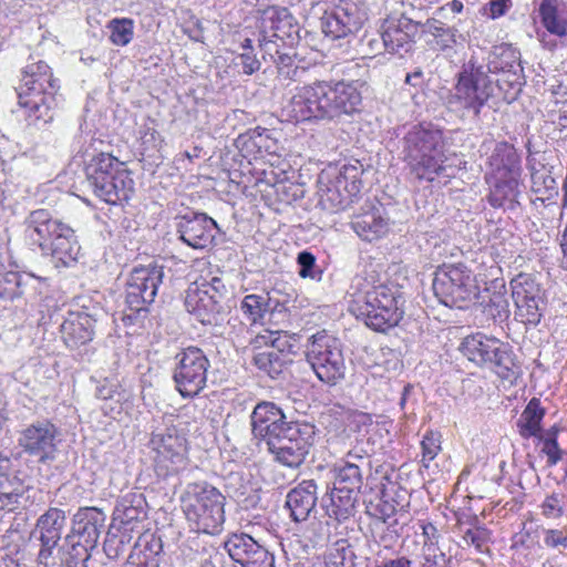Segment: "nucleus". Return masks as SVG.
<instances>
[{"instance_id": "18", "label": "nucleus", "mask_w": 567, "mask_h": 567, "mask_svg": "<svg viewBox=\"0 0 567 567\" xmlns=\"http://www.w3.org/2000/svg\"><path fill=\"white\" fill-rule=\"evenodd\" d=\"M163 277L162 266L148 265L133 268L125 286V302L128 309L136 313L147 311L155 300Z\"/></svg>"}, {"instance_id": "35", "label": "nucleus", "mask_w": 567, "mask_h": 567, "mask_svg": "<svg viewBox=\"0 0 567 567\" xmlns=\"http://www.w3.org/2000/svg\"><path fill=\"white\" fill-rule=\"evenodd\" d=\"M545 416V409L542 408L540 401L536 398H533L524 411L522 412L518 421L517 427L519 434L525 437H538L542 439V427L540 423Z\"/></svg>"}, {"instance_id": "28", "label": "nucleus", "mask_w": 567, "mask_h": 567, "mask_svg": "<svg viewBox=\"0 0 567 567\" xmlns=\"http://www.w3.org/2000/svg\"><path fill=\"white\" fill-rule=\"evenodd\" d=\"M487 74L502 72L507 75L511 85H519V72L522 71L518 52L509 45L496 47L488 56L487 64H483Z\"/></svg>"}, {"instance_id": "49", "label": "nucleus", "mask_w": 567, "mask_h": 567, "mask_svg": "<svg viewBox=\"0 0 567 567\" xmlns=\"http://www.w3.org/2000/svg\"><path fill=\"white\" fill-rule=\"evenodd\" d=\"M259 45L264 51L265 55H269L270 59L277 64L278 74H281L282 69L292 66L296 63V56L289 52H281L277 41L271 39H259Z\"/></svg>"}, {"instance_id": "2", "label": "nucleus", "mask_w": 567, "mask_h": 567, "mask_svg": "<svg viewBox=\"0 0 567 567\" xmlns=\"http://www.w3.org/2000/svg\"><path fill=\"white\" fill-rule=\"evenodd\" d=\"M24 225L27 239L50 256L55 267H70L78 260L81 247L74 230L48 209L31 212Z\"/></svg>"}, {"instance_id": "57", "label": "nucleus", "mask_w": 567, "mask_h": 567, "mask_svg": "<svg viewBox=\"0 0 567 567\" xmlns=\"http://www.w3.org/2000/svg\"><path fill=\"white\" fill-rule=\"evenodd\" d=\"M513 7V0H489L481 10L482 16L495 20L504 17Z\"/></svg>"}, {"instance_id": "40", "label": "nucleus", "mask_w": 567, "mask_h": 567, "mask_svg": "<svg viewBox=\"0 0 567 567\" xmlns=\"http://www.w3.org/2000/svg\"><path fill=\"white\" fill-rule=\"evenodd\" d=\"M331 472L333 473V486L358 494L364 472L340 462L333 464Z\"/></svg>"}, {"instance_id": "56", "label": "nucleus", "mask_w": 567, "mask_h": 567, "mask_svg": "<svg viewBox=\"0 0 567 567\" xmlns=\"http://www.w3.org/2000/svg\"><path fill=\"white\" fill-rule=\"evenodd\" d=\"M299 276L302 278H319L320 271L316 269V257L309 251H301L297 257Z\"/></svg>"}, {"instance_id": "24", "label": "nucleus", "mask_w": 567, "mask_h": 567, "mask_svg": "<svg viewBox=\"0 0 567 567\" xmlns=\"http://www.w3.org/2000/svg\"><path fill=\"white\" fill-rule=\"evenodd\" d=\"M381 31L388 45V52L403 55L412 48L417 24L405 16L391 17L383 21Z\"/></svg>"}, {"instance_id": "46", "label": "nucleus", "mask_w": 567, "mask_h": 567, "mask_svg": "<svg viewBox=\"0 0 567 567\" xmlns=\"http://www.w3.org/2000/svg\"><path fill=\"white\" fill-rule=\"evenodd\" d=\"M110 41L117 47L127 45L134 35V21L128 18H115L107 23Z\"/></svg>"}, {"instance_id": "54", "label": "nucleus", "mask_w": 567, "mask_h": 567, "mask_svg": "<svg viewBox=\"0 0 567 567\" xmlns=\"http://www.w3.org/2000/svg\"><path fill=\"white\" fill-rule=\"evenodd\" d=\"M463 540L468 546H474L478 553L487 550L491 542V532L481 525H473L464 530Z\"/></svg>"}, {"instance_id": "9", "label": "nucleus", "mask_w": 567, "mask_h": 567, "mask_svg": "<svg viewBox=\"0 0 567 567\" xmlns=\"http://www.w3.org/2000/svg\"><path fill=\"white\" fill-rule=\"evenodd\" d=\"M85 176L93 193L107 204L130 199L134 181L126 165L110 153L100 152L85 162Z\"/></svg>"}, {"instance_id": "34", "label": "nucleus", "mask_w": 567, "mask_h": 567, "mask_svg": "<svg viewBox=\"0 0 567 567\" xmlns=\"http://www.w3.org/2000/svg\"><path fill=\"white\" fill-rule=\"evenodd\" d=\"M145 499L142 494L128 493L124 495L116 504L114 509V520L124 526H130L145 516Z\"/></svg>"}, {"instance_id": "63", "label": "nucleus", "mask_w": 567, "mask_h": 567, "mask_svg": "<svg viewBox=\"0 0 567 567\" xmlns=\"http://www.w3.org/2000/svg\"><path fill=\"white\" fill-rule=\"evenodd\" d=\"M235 64L241 68V72L251 75L260 69V62L254 52H241L235 58Z\"/></svg>"}, {"instance_id": "7", "label": "nucleus", "mask_w": 567, "mask_h": 567, "mask_svg": "<svg viewBox=\"0 0 567 567\" xmlns=\"http://www.w3.org/2000/svg\"><path fill=\"white\" fill-rule=\"evenodd\" d=\"M487 167L488 203L495 208L503 207L506 203L513 206L522 193V163L514 145L507 142L496 143L487 158Z\"/></svg>"}, {"instance_id": "59", "label": "nucleus", "mask_w": 567, "mask_h": 567, "mask_svg": "<svg viewBox=\"0 0 567 567\" xmlns=\"http://www.w3.org/2000/svg\"><path fill=\"white\" fill-rule=\"evenodd\" d=\"M94 548L95 547L84 546V543L81 540L72 543V548L69 553L66 565L69 567H80V565H84L85 561L90 558V550Z\"/></svg>"}, {"instance_id": "20", "label": "nucleus", "mask_w": 567, "mask_h": 567, "mask_svg": "<svg viewBox=\"0 0 567 567\" xmlns=\"http://www.w3.org/2000/svg\"><path fill=\"white\" fill-rule=\"evenodd\" d=\"M255 343L265 346L266 349L254 355V364L271 379H276L290 362L289 354L292 346L287 333L279 330H265L256 337Z\"/></svg>"}, {"instance_id": "6", "label": "nucleus", "mask_w": 567, "mask_h": 567, "mask_svg": "<svg viewBox=\"0 0 567 567\" xmlns=\"http://www.w3.org/2000/svg\"><path fill=\"white\" fill-rule=\"evenodd\" d=\"M499 79L494 80L485 66L472 58L457 72L446 103L463 116L478 120L484 106L495 95Z\"/></svg>"}, {"instance_id": "32", "label": "nucleus", "mask_w": 567, "mask_h": 567, "mask_svg": "<svg viewBox=\"0 0 567 567\" xmlns=\"http://www.w3.org/2000/svg\"><path fill=\"white\" fill-rule=\"evenodd\" d=\"M530 189L543 203L558 195V187L551 171L542 163H528Z\"/></svg>"}, {"instance_id": "37", "label": "nucleus", "mask_w": 567, "mask_h": 567, "mask_svg": "<svg viewBox=\"0 0 567 567\" xmlns=\"http://www.w3.org/2000/svg\"><path fill=\"white\" fill-rule=\"evenodd\" d=\"M269 292L246 295L240 302L244 318L251 324L260 323L270 309Z\"/></svg>"}, {"instance_id": "64", "label": "nucleus", "mask_w": 567, "mask_h": 567, "mask_svg": "<svg viewBox=\"0 0 567 567\" xmlns=\"http://www.w3.org/2000/svg\"><path fill=\"white\" fill-rule=\"evenodd\" d=\"M421 534H416L417 543L423 544H439L440 534L436 526L430 522L421 523Z\"/></svg>"}, {"instance_id": "39", "label": "nucleus", "mask_w": 567, "mask_h": 567, "mask_svg": "<svg viewBox=\"0 0 567 567\" xmlns=\"http://www.w3.org/2000/svg\"><path fill=\"white\" fill-rule=\"evenodd\" d=\"M362 173L363 166L359 162L347 164L337 171L331 182L334 183L337 187L342 188V190L355 197L362 187Z\"/></svg>"}, {"instance_id": "15", "label": "nucleus", "mask_w": 567, "mask_h": 567, "mask_svg": "<svg viewBox=\"0 0 567 567\" xmlns=\"http://www.w3.org/2000/svg\"><path fill=\"white\" fill-rule=\"evenodd\" d=\"M315 425L291 422V426L268 447L275 460L290 468L299 467L306 460L315 440Z\"/></svg>"}, {"instance_id": "4", "label": "nucleus", "mask_w": 567, "mask_h": 567, "mask_svg": "<svg viewBox=\"0 0 567 567\" xmlns=\"http://www.w3.org/2000/svg\"><path fill=\"white\" fill-rule=\"evenodd\" d=\"M403 155L409 172L419 181L433 182L440 175L450 176L443 133L432 124L422 123L409 130L403 138Z\"/></svg>"}, {"instance_id": "1", "label": "nucleus", "mask_w": 567, "mask_h": 567, "mask_svg": "<svg viewBox=\"0 0 567 567\" xmlns=\"http://www.w3.org/2000/svg\"><path fill=\"white\" fill-rule=\"evenodd\" d=\"M362 102L357 82L317 81L298 86L281 110L288 122L333 121L359 111Z\"/></svg>"}, {"instance_id": "25", "label": "nucleus", "mask_w": 567, "mask_h": 567, "mask_svg": "<svg viewBox=\"0 0 567 567\" xmlns=\"http://www.w3.org/2000/svg\"><path fill=\"white\" fill-rule=\"evenodd\" d=\"M95 319L85 311H71L61 326L64 343L71 350L93 340Z\"/></svg>"}, {"instance_id": "31", "label": "nucleus", "mask_w": 567, "mask_h": 567, "mask_svg": "<svg viewBox=\"0 0 567 567\" xmlns=\"http://www.w3.org/2000/svg\"><path fill=\"white\" fill-rule=\"evenodd\" d=\"M388 220L381 207H373L353 218L351 227L354 233L367 241H373L388 231Z\"/></svg>"}, {"instance_id": "50", "label": "nucleus", "mask_w": 567, "mask_h": 567, "mask_svg": "<svg viewBox=\"0 0 567 567\" xmlns=\"http://www.w3.org/2000/svg\"><path fill=\"white\" fill-rule=\"evenodd\" d=\"M23 276L16 271L0 274V299L14 300L23 295Z\"/></svg>"}, {"instance_id": "3", "label": "nucleus", "mask_w": 567, "mask_h": 567, "mask_svg": "<svg viewBox=\"0 0 567 567\" xmlns=\"http://www.w3.org/2000/svg\"><path fill=\"white\" fill-rule=\"evenodd\" d=\"M59 89V81L45 62H33L23 69L17 94L29 124L42 126L53 120Z\"/></svg>"}, {"instance_id": "43", "label": "nucleus", "mask_w": 567, "mask_h": 567, "mask_svg": "<svg viewBox=\"0 0 567 567\" xmlns=\"http://www.w3.org/2000/svg\"><path fill=\"white\" fill-rule=\"evenodd\" d=\"M328 567H354V551L348 539H338L323 561Z\"/></svg>"}, {"instance_id": "10", "label": "nucleus", "mask_w": 567, "mask_h": 567, "mask_svg": "<svg viewBox=\"0 0 567 567\" xmlns=\"http://www.w3.org/2000/svg\"><path fill=\"white\" fill-rule=\"evenodd\" d=\"M432 287L437 300L450 308H467L480 295L475 276L461 262L437 267Z\"/></svg>"}, {"instance_id": "60", "label": "nucleus", "mask_w": 567, "mask_h": 567, "mask_svg": "<svg viewBox=\"0 0 567 567\" xmlns=\"http://www.w3.org/2000/svg\"><path fill=\"white\" fill-rule=\"evenodd\" d=\"M564 501L558 494L547 496L542 504V514L547 518L560 517L564 513Z\"/></svg>"}, {"instance_id": "19", "label": "nucleus", "mask_w": 567, "mask_h": 567, "mask_svg": "<svg viewBox=\"0 0 567 567\" xmlns=\"http://www.w3.org/2000/svg\"><path fill=\"white\" fill-rule=\"evenodd\" d=\"M174 370L176 389L184 398L197 395L206 385L209 361L204 351L189 347L177 354Z\"/></svg>"}, {"instance_id": "38", "label": "nucleus", "mask_w": 567, "mask_h": 567, "mask_svg": "<svg viewBox=\"0 0 567 567\" xmlns=\"http://www.w3.org/2000/svg\"><path fill=\"white\" fill-rule=\"evenodd\" d=\"M511 288L514 301H539L544 299L540 285L529 274H518L512 279Z\"/></svg>"}, {"instance_id": "26", "label": "nucleus", "mask_w": 567, "mask_h": 567, "mask_svg": "<svg viewBox=\"0 0 567 567\" xmlns=\"http://www.w3.org/2000/svg\"><path fill=\"white\" fill-rule=\"evenodd\" d=\"M106 516L95 507L80 508L73 517L72 534L86 547H96Z\"/></svg>"}, {"instance_id": "36", "label": "nucleus", "mask_w": 567, "mask_h": 567, "mask_svg": "<svg viewBox=\"0 0 567 567\" xmlns=\"http://www.w3.org/2000/svg\"><path fill=\"white\" fill-rule=\"evenodd\" d=\"M266 16L271 21V38L285 42L286 39L293 40V35L298 34L295 18L286 8H270L266 11Z\"/></svg>"}, {"instance_id": "23", "label": "nucleus", "mask_w": 567, "mask_h": 567, "mask_svg": "<svg viewBox=\"0 0 567 567\" xmlns=\"http://www.w3.org/2000/svg\"><path fill=\"white\" fill-rule=\"evenodd\" d=\"M64 511L51 507L38 518L35 533H39L41 549L39 551V561L48 564V559L52 556L53 549L61 539L62 530L65 525Z\"/></svg>"}, {"instance_id": "52", "label": "nucleus", "mask_w": 567, "mask_h": 567, "mask_svg": "<svg viewBox=\"0 0 567 567\" xmlns=\"http://www.w3.org/2000/svg\"><path fill=\"white\" fill-rule=\"evenodd\" d=\"M421 462L424 467H429L442 451V434L439 431L427 430L421 440Z\"/></svg>"}, {"instance_id": "45", "label": "nucleus", "mask_w": 567, "mask_h": 567, "mask_svg": "<svg viewBox=\"0 0 567 567\" xmlns=\"http://www.w3.org/2000/svg\"><path fill=\"white\" fill-rule=\"evenodd\" d=\"M424 32L435 39L436 45L442 51L451 49L456 43V30L436 19H429L425 22Z\"/></svg>"}, {"instance_id": "44", "label": "nucleus", "mask_w": 567, "mask_h": 567, "mask_svg": "<svg viewBox=\"0 0 567 567\" xmlns=\"http://www.w3.org/2000/svg\"><path fill=\"white\" fill-rule=\"evenodd\" d=\"M353 196L337 187L331 181L321 195V204L333 213L347 209L353 203Z\"/></svg>"}, {"instance_id": "53", "label": "nucleus", "mask_w": 567, "mask_h": 567, "mask_svg": "<svg viewBox=\"0 0 567 567\" xmlns=\"http://www.w3.org/2000/svg\"><path fill=\"white\" fill-rule=\"evenodd\" d=\"M140 144L143 155L154 156L161 151L164 140L154 127L144 125L140 130Z\"/></svg>"}, {"instance_id": "5", "label": "nucleus", "mask_w": 567, "mask_h": 567, "mask_svg": "<svg viewBox=\"0 0 567 567\" xmlns=\"http://www.w3.org/2000/svg\"><path fill=\"white\" fill-rule=\"evenodd\" d=\"M403 298L398 285L367 281L350 305V311L367 327L385 332L403 317Z\"/></svg>"}, {"instance_id": "14", "label": "nucleus", "mask_w": 567, "mask_h": 567, "mask_svg": "<svg viewBox=\"0 0 567 567\" xmlns=\"http://www.w3.org/2000/svg\"><path fill=\"white\" fill-rule=\"evenodd\" d=\"M226 292L223 280L216 276L200 277L189 284L185 291L184 305L203 324H213L221 310V299Z\"/></svg>"}, {"instance_id": "27", "label": "nucleus", "mask_w": 567, "mask_h": 567, "mask_svg": "<svg viewBox=\"0 0 567 567\" xmlns=\"http://www.w3.org/2000/svg\"><path fill=\"white\" fill-rule=\"evenodd\" d=\"M317 499L316 482L305 480L287 494L286 507L295 522H305L316 507Z\"/></svg>"}, {"instance_id": "58", "label": "nucleus", "mask_w": 567, "mask_h": 567, "mask_svg": "<svg viewBox=\"0 0 567 567\" xmlns=\"http://www.w3.org/2000/svg\"><path fill=\"white\" fill-rule=\"evenodd\" d=\"M542 452L547 456L548 465L557 464L561 458V450L558 446L555 433H548L546 437L542 435Z\"/></svg>"}, {"instance_id": "41", "label": "nucleus", "mask_w": 567, "mask_h": 567, "mask_svg": "<svg viewBox=\"0 0 567 567\" xmlns=\"http://www.w3.org/2000/svg\"><path fill=\"white\" fill-rule=\"evenodd\" d=\"M367 514L373 519L374 528H381L383 525L390 528L396 525L395 505L382 497L367 505Z\"/></svg>"}, {"instance_id": "47", "label": "nucleus", "mask_w": 567, "mask_h": 567, "mask_svg": "<svg viewBox=\"0 0 567 567\" xmlns=\"http://www.w3.org/2000/svg\"><path fill=\"white\" fill-rule=\"evenodd\" d=\"M485 312L495 321H504L509 317V301L506 296L505 285L499 286V290L494 291L485 306Z\"/></svg>"}, {"instance_id": "48", "label": "nucleus", "mask_w": 567, "mask_h": 567, "mask_svg": "<svg viewBox=\"0 0 567 567\" xmlns=\"http://www.w3.org/2000/svg\"><path fill=\"white\" fill-rule=\"evenodd\" d=\"M515 317L525 324L537 326L543 317L544 299L539 301H514Z\"/></svg>"}, {"instance_id": "51", "label": "nucleus", "mask_w": 567, "mask_h": 567, "mask_svg": "<svg viewBox=\"0 0 567 567\" xmlns=\"http://www.w3.org/2000/svg\"><path fill=\"white\" fill-rule=\"evenodd\" d=\"M383 51H388V45L383 38L382 31H367L359 42V52L362 58L372 59Z\"/></svg>"}, {"instance_id": "16", "label": "nucleus", "mask_w": 567, "mask_h": 567, "mask_svg": "<svg viewBox=\"0 0 567 567\" xmlns=\"http://www.w3.org/2000/svg\"><path fill=\"white\" fill-rule=\"evenodd\" d=\"M367 13L357 0H336L320 18L323 34L332 40L343 39L358 32Z\"/></svg>"}, {"instance_id": "55", "label": "nucleus", "mask_w": 567, "mask_h": 567, "mask_svg": "<svg viewBox=\"0 0 567 567\" xmlns=\"http://www.w3.org/2000/svg\"><path fill=\"white\" fill-rule=\"evenodd\" d=\"M337 462H340L344 465H350L351 467H357L361 472H365L371 466L369 453L364 451L360 445H355L350 449L346 455Z\"/></svg>"}, {"instance_id": "11", "label": "nucleus", "mask_w": 567, "mask_h": 567, "mask_svg": "<svg viewBox=\"0 0 567 567\" xmlns=\"http://www.w3.org/2000/svg\"><path fill=\"white\" fill-rule=\"evenodd\" d=\"M148 449L159 477L177 475L188 467V442L185 433L176 426L154 430Z\"/></svg>"}, {"instance_id": "62", "label": "nucleus", "mask_w": 567, "mask_h": 567, "mask_svg": "<svg viewBox=\"0 0 567 567\" xmlns=\"http://www.w3.org/2000/svg\"><path fill=\"white\" fill-rule=\"evenodd\" d=\"M21 495L10 488L9 484L0 482V511H13L19 504Z\"/></svg>"}, {"instance_id": "22", "label": "nucleus", "mask_w": 567, "mask_h": 567, "mask_svg": "<svg viewBox=\"0 0 567 567\" xmlns=\"http://www.w3.org/2000/svg\"><path fill=\"white\" fill-rule=\"evenodd\" d=\"M179 238L194 249L209 247L217 233L216 221L206 214H190L181 217L177 224Z\"/></svg>"}, {"instance_id": "33", "label": "nucleus", "mask_w": 567, "mask_h": 567, "mask_svg": "<svg viewBox=\"0 0 567 567\" xmlns=\"http://www.w3.org/2000/svg\"><path fill=\"white\" fill-rule=\"evenodd\" d=\"M224 547L235 563L246 567L262 546L248 534L240 533L228 537Z\"/></svg>"}, {"instance_id": "61", "label": "nucleus", "mask_w": 567, "mask_h": 567, "mask_svg": "<svg viewBox=\"0 0 567 567\" xmlns=\"http://www.w3.org/2000/svg\"><path fill=\"white\" fill-rule=\"evenodd\" d=\"M543 542L549 548H567V530L565 529H544Z\"/></svg>"}, {"instance_id": "17", "label": "nucleus", "mask_w": 567, "mask_h": 567, "mask_svg": "<svg viewBox=\"0 0 567 567\" xmlns=\"http://www.w3.org/2000/svg\"><path fill=\"white\" fill-rule=\"evenodd\" d=\"M61 436L60 430L52 422L39 420L20 432L18 444L25 454L45 464L56 458Z\"/></svg>"}, {"instance_id": "29", "label": "nucleus", "mask_w": 567, "mask_h": 567, "mask_svg": "<svg viewBox=\"0 0 567 567\" xmlns=\"http://www.w3.org/2000/svg\"><path fill=\"white\" fill-rule=\"evenodd\" d=\"M540 25L551 35L567 37V7L559 0H540L537 8Z\"/></svg>"}, {"instance_id": "13", "label": "nucleus", "mask_w": 567, "mask_h": 567, "mask_svg": "<svg viewBox=\"0 0 567 567\" xmlns=\"http://www.w3.org/2000/svg\"><path fill=\"white\" fill-rule=\"evenodd\" d=\"M461 351L480 367H488L504 380L514 379L517 365L507 343L497 338L477 332L466 337L461 343Z\"/></svg>"}, {"instance_id": "8", "label": "nucleus", "mask_w": 567, "mask_h": 567, "mask_svg": "<svg viewBox=\"0 0 567 567\" xmlns=\"http://www.w3.org/2000/svg\"><path fill=\"white\" fill-rule=\"evenodd\" d=\"M182 508L190 528L197 533L219 534L225 523V495L208 482L186 485Z\"/></svg>"}, {"instance_id": "12", "label": "nucleus", "mask_w": 567, "mask_h": 567, "mask_svg": "<svg viewBox=\"0 0 567 567\" xmlns=\"http://www.w3.org/2000/svg\"><path fill=\"white\" fill-rule=\"evenodd\" d=\"M306 359L317 378L328 385H336L346 377L347 365L341 341L326 330L308 339Z\"/></svg>"}, {"instance_id": "42", "label": "nucleus", "mask_w": 567, "mask_h": 567, "mask_svg": "<svg viewBox=\"0 0 567 567\" xmlns=\"http://www.w3.org/2000/svg\"><path fill=\"white\" fill-rule=\"evenodd\" d=\"M159 544H146L143 547L135 546L128 556L125 567H159Z\"/></svg>"}, {"instance_id": "21", "label": "nucleus", "mask_w": 567, "mask_h": 567, "mask_svg": "<svg viewBox=\"0 0 567 567\" xmlns=\"http://www.w3.org/2000/svg\"><path fill=\"white\" fill-rule=\"evenodd\" d=\"M251 431L255 437L264 440L269 447L272 441L278 440L291 422L286 421V416L280 408L272 402L258 403L251 415Z\"/></svg>"}, {"instance_id": "30", "label": "nucleus", "mask_w": 567, "mask_h": 567, "mask_svg": "<svg viewBox=\"0 0 567 567\" xmlns=\"http://www.w3.org/2000/svg\"><path fill=\"white\" fill-rule=\"evenodd\" d=\"M357 495L333 486L331 492L322 497V507L327 516L339 523L349 519L354 514Z\"/></svg>"}]
</instances>
